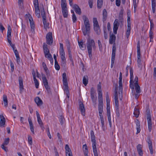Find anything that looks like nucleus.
Instances as JSON below:
<instances>
[{
    "label": "nucleus",
    "instance_id": "f257e3e1",
    "mask_svg": "<svg viewBox=\"0 0 156 156\" xmlns=\"http://www.w3.org/2000/svg\"><path fill=\"white\" fill-rule=\"evenodd\" d=\"M86 44L89 56L90 58L91 59L92 49L95 50L96 48L95 43L94 40L89 38L87 40Z\"/></svg>",
    "mask_w": 156,
    "mask_h": 156
},
{
    "label": "nucleus",
    "instance_id": "f03ea898",
    "mask_svg": "<svg viewBox=\"0 0 156 156\" xmlns=\"http://www.w3.org/2000/svg\"><path fill=\"white\" fill-rule=\"evenodd\" d=\"M83 18L85 27L82 28V29L84 35L85 36L90 33V24L88 18L86 16H83Z\"/></svg>",
    "mask_w": 156,
    "mask_h": 156
},
{
    "label": "nucleus",
    "instance_id": "7ed1b4c3",
    "mask_svg": "<svg viewBox=\"0 0 156 156\" xmlns=\"http://www.w3.org/2000/svg\"><path fill=\"white\" fill-rule=\"evenodd\" d=\"M90 138L91 141L92 143V147L93 152L94 156H98V154L96 147V141L95 139V136L94 135V133L93 130L90 131Z\"/></svg>",
    "mask_w": 156,
    "mask_h": 156
},
{
    "label": "nucleus",
    "instance_id": "20e7f679",
    "mask_svg": "<svg viewBox=\"0 0 156 156\" xmlns=\"http://www.w3.org/2000/svg\"><path fill=\"white\" fill-rule=\"evenodd\" d=\"M42 77L44 85L48 93L51 92V89L48 85V80L44 74H42Z\"/></svg>",
    "mask_w": 156,
    "mask_h": 156
},
{
    "label": "nucleus",
    "instance_id": "39448f33",
    "mask_svg": "<svg viewBox=\"0 0 156 156\" xmlns=\"http://www.w3.org/2000/svg\"><path fill=\"white\" fill-rule=\"evenodd\" d=\"M147 119L148 123V126L149 131L151 132L152 129V122L150 112L149 111H147L146 112Z\"/></svg>",
    "mask_w": 156,
    "mask_h": 156
},
{
    "label": "nucleus",
    "instance_id": "423d86ee",
    "mask_svg": "<svg viewBox=\"0 0 156 156\" xmlns=\"http://www.w3.org/2000/svg\"><path fill=\"white\" fill-rule=\"evenodd\" d=\"M46 41L47 44L50 45L52 44L53 41V39L52 33L51 32H49L47 34L46 36Z\"/></svg>",
    "mask_w": 156,
    "mask_h": 156
},
{
    "label": "nucleus",
    "instance_id": "0eeeda50",
    "mask_svg": "<svg viewBox=\"0 0 156 156\" xmlns=\"http://www.w3.org/2000/svg\"><path fill=\"white\" fill-rule=\"evenodd\" d=\"M130 84L129 87L130 88H131L133 90H134V85L133 83L134 81H133V71L132 69L130 68Z\"/></svg>",
    "mask_w": 156,
    "mask_h": 156
},
{
    "label": "nucleus",
    "instance_id": "6e6552de",
    "mask_svg": "<svg viewBox=\"0 0 156 156\" xmlns=\"http://www.w3.org/2000/svg\"><path fill=\"white\" fill-rule=\"evenodd\" d=\"M11 31L12 29L9 25L8 26V30L7 32V39L8 43H10L11 41Z\"/></svg>",
    "mask_w": 156,
    "mask_h": 156
},
{
    "label": "nucleus",
    "instance_id": "1a4fd4ad",
    "mask_svg": "<svg viewBox=\"0 0 156 156\" xmlns=\"http://www.w3.org/2000/svg\"><path fill=\"white\" fill-rule=\"evenodd\" d=\"M147 142L148 144L150 153L152 154L153 153L152 142L150 139V137L149 136H148L147 138Z\"/></svg>",
    "mask_w": 156,
    "mask_h": 156
},
{
    "label": "nucleus",
    "instance_id": "9d476101",
    "mask_svg": "<svg viewBox=\"0 0 156 156\" xmlns=\"http://www.w3.org/2000/svg\"><path fill=\"white\" fill-rule=\"evenodd\" d=\"M119 26V23L118 20L116 19L115 20L113 24V30L114 33L117 34V31Z\"/></svg>",
    "mask_w": 156,
    "mask_h": 156
},
{
    "label": "nucleus",
    "instance_id": "9b49d317",
    "mask_svg": "<svg viewBox=\"0 0 156 156\" xmlns=\"http://www.w3.org/2000/svg\"><path fill=\"white\" fill-rule=\"evenodd\" d=\"M122 74L121 72L119 74V92H122Z\"/></svg>",
    "mask_w": 156,
    "mask_h": 156
},
{
    "label": "nucleus",
    "instance_id": "f8f14e48",
    "mask_svg": "<svg viewBox=\"0 0 156 156\" xmlns=\"http://www.w3.org/2000/svg\"><path fill=\"white\" fill-rule=\"evenodd\" d=\"M36 114L37 118V121L40 126L41 128H44L43 123L40 118V115L37 111H36Z\"/></svg>",
    "mask_w": 156,
    "mask_h": 156
},
{
    "label": "nucleus",
    "instance_id": "ddd939ff",
    "mask_svg": "<svg viewBox=\"0 0 156 156\" xmlns=\"http://www.w3.org/2000/svg\"><path fill=\"white\" fill-rule=\"evenodd\" d=\"M62 12L63 16L64 18H66L68 16V11L67 6L61 7Z\"/></svg>",
    "mask_w": 156,
    "mask_h": 156
},
{
    "label": "nucleus",
    "instance_id": "4468645a",
    "mask_svg": "<svg viewBox=\"0 0 156 156\" xmlns=\"http://www.w3.org/2000/svg\"><path fill=\"white\" fill-rule=\"evenodd\" d=\"M65 149L66 156H73L71 151L68 144H66L65 146Z\"/></svg>",
    "mask_w": 156,
    "mask_h": 156
},
{
    "label": "nucleus",
    "instance_id": "2eb2a0df",
    "mask_svg": "<svg viewBox=\"0 0 156 156\" xmlns=\"http://www.w3.org/2000/svg\"><path fill=\"white\" fill-rule=\"evenodd\" d=\"M0 127H4L5 123V119L3 114L0 115Z\"/></svg>",
    "mask_w": 156,
    "mask_h": 156
},
{
    "label": "nucleus",
    "instance_id": "dca6fc26",
    "mask_svg": "<svg viewBox=\"0 0 156 156\" xmlns=\"http://www.w3.org/2000/svg\"><path fill=\"white\" fill-rule=\"evenodd\" d=\"M79 109L80 110L81 114L83 116H85V109L84 105L82 102L80 103L79 105Z\"/></svg>",
    "mask_w": 156,
    "mask_h": 156
},
{
    "label": "nucleus",
    "instance_id": "f3484780",
    "mask_svg": "<svg viewBox=\"0 0 156 156\" xmlns=\"http://www.w3.org/2000/svg\"><path fill=\"white\" fill-rule=\"evenodd\" d=\"M34 101L37 106H38L42 105L43 104V101L40 98L38 97H36L35 98Z\"/></svg>",
    "mask_w": 156,
    "mask_h": 156
},
{
    "label": "nucleus",
    "instance_id": "a211bd4d",
    "mask_svg": "<svg viewBox=\"0 0 156 156\" xmlns=\"http://www.w3.org/2000/svg\"><path fill=\"white\" fill-rule=\"evenodd\" d=\"M73 8L74 9L76 13L80 15L81 14V12L79 6L76 4H74L73 6Z\"/></svg>",
    "mask_w": 156,
    "mask_h": 156
},
{
    "label": "nucleus",
    "instance_id": "6ab92c4d",
    "mask_svg": "<svg viewBox=\"0 0 156 156\" xmlns=\"http://www.w3.org/2000/svg\"><path fill=\"white\" fill-rule=\"evenodd\" d=\"M142 146L141 144H138L136 146V148L140 156H142L143 153L142 150Z\"/></svg>",
    "mask_w": 156,
    "mask_h": 156
},
{
    "label": "nucleus",
    "instance_id": "aec40b11",
    "mask_svg": "<svg viewBox=\"0 0 156 156\" xmlns=\"http://www.w3.org/2000/svg\"><path fill=\"white\" fill-rule=\"evenodd\" d=\"M19 82L20 91H22L23 89V79L21 77H19Z\"/></svg>",
    "mask_w": 156,
    "mask_h": 156
},
{
    "label": "nucleus",
    "instance_id": "412c9836",
    "mask_svg": "<svg viewBox=\"0 0 156 156\" xmlns=\"http://www.w3.org/2000/svg\"><path fill=\"white\" fill-rule=\"evenodd\" d=\"M28 121L29 122L31 131L33 133V134H34V127L31 119L30 118H29L28 119Z\"/></svg>",
    "mask_w": 156,
    "mask_h": 156
},
{
    "label": "nucleus",
    "instance_id": "4be33fe9",
    "mask_svg": "<svg viewBox=\"0 0 156 156\" xmlns=\"http://www.w3.org/2000/svg\"><path fill=\"white\" fill-rule=\"evenodd\" d=\"M107 18V12L105 9H104L103 12V18L102 20L103 23L106 20Z\"/></svg>",
    "mask_w": 156,
    "mask_h": 156
},
{
    "label": "nucleus",
    "instance_id": "5701e85b",
    "mask_svg": "<svg viewBox=\"0 0 156 156\" xmlns=\"http://www.w3.org/2000/svg\"><path fill=\"white\" fill-rule=\"evenodd\" d=\"M116 39L115 36L113 34H112L109 37V43L112 44L114 42H115Z\"/></svg>",
    "mask_w": 156,
    "mask_h": 156
},
{
    "label": "nucleus",
    "instance_id": "b1692460",
    "mask_svg": "<svg viewBox=\"0 0 156 156\" xmlns=\"http://www.w3.org/2000/svg\"><path fill=\"white\" fill-rule=\"evenodd\" d=\"M78 43L80 48L82 50H84L86 48V45L85 44H84L83 40L81 41H78Z\"/></svg>",
    "mask_w": 156,
    "mask_h": 156
},
{
    "label": "nucleus",
    "instance_id": "393cba45",
    "mask_svg": "<svg viewBox=\"0 0 156 156\" xmlns=\"http://www.w3.org/2000/svg\"><path fill=\"white\" fill-rule=\"evenodd\" d=\"M136 125L137 129L136 133L137 134L139 133L140 131V124L139 121L138 119H137L136 120Z\"/></svg>",
    "mask_w": 156,
    "mask_h": 156
},
{
    "label": "nucleus",
    "instance_id": "a878e982",
    "mask_svg": "<svg viewBox=\"0 0 156 156\" xmlns=\"http://www.w3.org/2000/svg\"><path fill=\"white\" fill-rule=\"evenodd\" d=\"M43 49L44 54L47 53H49V51L47 45L45 43H43Z\"/></svg>",
    "mask_w": 156,
    "mask_h": 156
},
{
    "label": "nucleus",
    "instance_id": "bb28decb",
    "mask_svg": "<svg viewBox=\"0 0 156 156\" xmlns=\"http://www.w3.org/2000/svg\"><path fill=\"white\" fill-rule=\"evenodd\" d=\"M103 104H98V109L99 111V113L100 117V115L103 116L102 115L103 112Z\"/></svg>",
    "mask_w": 156,
    "mask_h": 156
},
{
    "label": "nucleus",
    "instance_id": "cd10ccee",
    "mask_svg": "<svg viewBox=\"0 0 156 156\" xmlns=\"http://www.w3.org/2000/svg\"><path fill=\"white\" fill-rule=\"evenodd\" d=\"M98 99L99 103L98 104H103V99L102 93H98Z\"/></svg>",
    "mask_w": 156,
    "mask_h": 156
},
{
    "label": "nucleus",
    "instance_id": "c85d7f7f",
    "mask_svg": "<svg viewBox=\"0 0 156 156\" xmlns=\"http://www.w3.org/2000/svg\"><path fill=\"white\" fill-rule=\"evenodd\" d=\"M88 77L87 76H85L83 80V83L86 86L88 83Z\"/></svg>",
    "mask_w": 156,
    "mask_h": 156
},
{
    "label": "nucleus",
    "instance_id": "c756f323",
    "mask_svg": "<svg viewBox=\"0 0 156 156\" xmlns=\"http://www.w3.org/2000/svg\"><path fill=\"white\" fill-rule=\"evenodd\" d=\"M62 81L63 84H68L67 79L66 78V75L65 73H64L62 74Z\"/></svg>",
    "mask_w": 156,
    "mask_h": 156
},
{
    "label": "nucleus",
    "instance_id": "7c9ffc66",
    "mask_svg": "<svg viewBox=\"0 0 156 156\" xmlns=\"http://www.w3.org/2000/svg\"><path fill=\"white\" fill-rule=\"evenodd\" d=\"M3 101L5 106L6 107L8 106V102L7 99V97L6 95L4 94L3 95Z\"/></svg>",
    "mask_w": 156,
    "mask_h": 156
},
{
    "label": "nucleus",
    "instance_id": "2f4dec72",
    "mask_svg": "<svg viewBox=\"0 0 156 156\" xmlns=\"http://www.w3.org/2000/svg\"><path fill=\"white\" fill-rule=\"evenodd\" d=\"M64 87L63 89L65 93H66V94H68L69 91L68 89V84H63Z\"/></svg>",
    "mask_w": 156,
    "mask_h": 156
},
{
    "label": "nucleus",
    "instance_id": "473e14b6",
    "mask_svg": "<svg viewBox=\"0 0 156 156\" xmlns=\"http://www.w3.org/2000/svg\"><path fill=\"white\" fill-rule=\"evenodd\" d=\"M140 112L139 109L138 108H135L133 114L136 118H137L139 115Z\"/></svg>",
    "mask_w": 156,
    "mask_h": 156
},
{
    "label": "nucleus",
    "instance_id": "72a5a7b5",
    "mask_svg": "<svg viewBox=\"0 0 156 156\" xmlns=\"http://www.w3.org/2000/svg\"><path fill=\"white\" fill-rule=\"evenodd\" d=\"M116 47L115 45H113L112 48V58H115V55Z\"/></svg>",
    "mask_w": 156,
    "mask_h": 156
},
{
    "label": "nucleus",
    "instance_id": "f704fd0d",
    "mask_svg": "<svg viewBox=\"0 0 156 156\" xmlns=\"http://www.w3.org/2000/svg\"><path fill=\"white\" fill-rule=\"evenodd\" d=\"M35 14L36 16L38 18H39L41 16L40 15V11L39 9V8H35Z\"/></svg>",
    "mask_w": 156,
    "mask_h": 156
},
{
    "label": "nucleus",
    "instance_id": "c9c22d12",
    "mask_svg": "<svg viewBox=\"0 0 156 156\" xmlns=\"http://www.w3.org/2000/svg\"><path fill=\"white\" fill-rule=\"evenodd\" d=\"M93 23L94 27L99 26L97 18H93Z\"/></svg>",
    "mask_w": 156,
    "mask_h": 156
},
{
    "label": "nucleus",
    "instance_id": "e433bc0d",
    "mask_svg": "<svg viewBox=\"0 0 156 156\" xmlns=\"http://www.w3.org/2000/svg\"><path fill=\"white\" fill-rule=\"evenodd\" d=\"M94 30L97 34L99 35L101 33V30L99 26L94 27Z\"/></svg>",
    "mask_w": 156,
    "mask_h": 156
},
{
    "label": "nucleus",
    "instance_id": "4c0bfd02",
    "mask_svg": "<svg viewBox=\"0 0 156 156\" xmlns=\"http://www.w3.org/2000/svg\"><path fill=\"white\" fill-rule=\"evenodd\" d=\"M100 120L101 122V123L102 125V127L103 130L105 129V123L104 121L103 116H102L100 115Z\"/></svg>",
    "mask_w": 156,
    "mask_h": 156
},
{
    "label": "nucleus",
    "instance_id": "58836bf2",
    "mask_svg": "<svg viewBox=\"0 0 156 156\" xmlns=\"http://www.w3.org/2000/svg\"><path fill=\"white\" fill-rule=\"evenodd\" d=\"M43 23L44 28L47 29L48 28V26L49 25V23H47L46 19L43 20Z\"/></svg>",
    "mask_w": 156,
    "mask_h": 156
},
{
    "label": "nucleus",
    "instance_id": "ea45409f",
    "mask_svg": "<svg viewBox=\"0 0 156 156\" xmlns=\"http://www.w3.org/2000/svg\"><path fill=\"white\" fill-rule=\"evenodd\" d=\"M135 87L136 93H140V87L138 84L135 85Z\"/></svg>",
    "mask_w": 156,
    "mask_h": 156
},
{
    "label": "nucleus",
    "instance_id": "a19ab883",
    "mask_svg": "<svg viewBox=\"0 0 156 156\" xmlns=\"http://www.w3.org/2000/svg\"><path fill=\"white\" fill-rule=\"evenodd\" d=\"M103 3V0H97V7L98 8L101 7Z\"/></svg>",
    "mask_w": 156,
    "mask_h": 156
},
{
    "label": "nucleus",
    "instance_id": "79ce46f5",
    "mask_svg": "<svg viewBox=\"0 0 156 156\" xmlns=\"http://www.w3.org/2000/svg\"><path fill=\"white\" fill-rule=\"evenodd\" d=\"M29 20L30 21L31 29L34 30V24L33 22V20L32 18L29 19Z\"/></svg>",
    "mask_w": 156,
    "mask_h": 156
},
{
    "label": "nucleus",
    "instance_id": "37998d69",
    "mask_svg": "<svg viewBox=\"0 0 156 156\" xmlns=\"http://www.w3.org/2000/svg\"><path fill=\"white\" fill-rule=\"evenodd\" d=\"M41 13L43 20L46 19L45 12L44 8H43V9L41 10Z\"/></svg>",
    "mask_w": 156,
    "mask_h": 156
},
{
    "label": "nucleus",
    "instance_id": "c03bdc74",
    "mask_svg": "<svg viewBox=\"0 0 156 156\" xmlns=\"http://www.w3.org/2000/svg\"><path fill=\"white\" fill-rule=\"evenodd\" d=\"M91 99L94 103H96L97 100V98L96 95H90Z\"/></svg>",
    "mask_w": 156,
    "mask_h": 156
},
{
    "label": "nucleus",
    "instance_id": "a18cd8bd",
    "mask_svg": "<svg viewBox=\"0 0 156 156\" xmlns=\"http://www.w3.org/2000/svg\"><path fill=\"white\" fill-rule=\"evenodd\" d=\"M83 149L84 153H88L87 147L86 144L83 145Z\"/></svg>",
    "mask_w": 156,
    "mask_h": 156
},
{
    "label": "nucleus",
    "instance_id": "49530a36",
    "mask_svg": "<svg viewBox=\"0 0 156 156\" xmlns=\"http://www.w3.org/2000/svg\"><path fill=\"white\" fill-rule=\"evenodd\" d=\"M98 93H102L100 82L97 85Z\"/></svg>",
    "mask_w": 156,
    "mask_h": 156
},
{
    "label": "nucleus",
    "instance_id": "de8ad7c7",
    "mask_svg": "<svg viewBox=\"0 0 156 156\" xmlns=\"http://www.w3.org/2000/svg\"><path fill=\"white\" fill-rule=\"evenodd\" d=\"M98 45L99 50L100 51H102L103 50V48L102 46V44L100 40H98Z\"/></svg>",
    "mask_w": 156,
    "mask_h": 156
},
{
    "label": "nucleus",
    "instance_id": "09e8293b",
    "mask_svg": "<svg viewBox=\"0 0 156 156\" xmlns=\"http://www.w3.org/2000/svg\"><path fill=\"white\" fill-rule=\"evenodd\" d=\"M118 88L117 87H115V94L114 96L115 97V99H118V94L117 93Z\"/></svg>",
    "mask_w": 156,
    "mask_h": 156
},
{
    "label": "nucleus",
    "instance_id": "8fccbe9b",
    "mask_svg": "<svg viewBox=\"0 0 156 156\" xmlns=\"http://www.w3.org/2000/svg\"><path fill=\"white\" fill-rule=\"evenodd\" d=\"M9 138H5L4 142L2 145H7L9 143Z\"/></svg>",
    "mask_w": 156,
    "mask_h": 156
},
{
    "label": "nucleus",
    "instance_id": "3c124183",
    "mask_svg": "<svg viewBox=\"0 0 156 156\" xmlns=\"http://www.w3.org/2000/svg\"><path fill=\"white\" fill-rule=\"evenodd\" d=\"M60 53L65 52L63 45L62 43H60Z\"/></svg>",
    "mask_w": 156,
    "mask_h": 156
},
{
    "label": "nucleus",
    "instance_id": "603ef678",
    "mask_svg": "<svg viewBox=\"0 0 156 156\" xmlns=\"http://www.w3.org/2000/svg\"><path fill=\"white\" fill-rule=\"evenodd\" d=\"M33 2L35 8H39L38 0H34Z\"/></svg>",
    "mask_w": 156,
    "mask_h": 156
},
{
    "label": "nucleus",
    "instance_id": "864d4df0",
    "mask_svg": "<svg viewBox=\"0 0 156 156\" xmlns=\"http://www.w3.org/2000/svg\"><path fill=\"white\" fill-rule=\"evenodd\" d=\"M61 55V60H66V59L65 57V53H60Z\"/></svg>",
    "mask_w": 156,
    "mask_h": 156
},
{
    "label": "nucleus",
    "instance_id": "5fc2aeb1",
    "mask_svg": "<svg viewBox=\"0 0 156 156\" xmlns=\"http://www.w3.org/2000/svg\"><path fill=\"white\" fill-rule=\"evenodd\" d=\"M61 7L67 6L66 0H61Z\"/></svg>",
    "mask_w": 156,
    "mask_h": 156
},
{
    "label": "nucleus",
    "instance_id": "6e6d98bb",
    "mask_svg": "<svg viewBox=\"0 0 156 156\" xmlns=\"http://www.w3.org/2000/svg\"><path fill=\"white\" fill-rule=\"evenodd\" d=\"M90 95L96 94L95 90L93 87H92L90 89Z\"/></svg>",
    "mask_w": 156,
    "mask_h": 156
},
{
    "label": "nucleus",
    "instance_id": "4d7b16f0",
    "mask_svg": "<svg viewBox=\"0 0 156 156\" xmlns=\"http://www.w3.org/2000/svg\"><path fill=\"white\" fill-rule=\"evenodd\" d=\"M115 108L116 110L119 109V101L118 99H115Z\"/></svg>",
    "mask_w": 156,
    "mask_h": 156
},
{
    "label": "nucleus",
    "instance_id": "13d9d810",
    "mask_svg": "<svg viewBox=\"0 0 156 156\" xmlns=\"http://www.w3.org/2000/svg\"><path fill=\"white\" fill-rule=\"evenodd\" d=\"M28 142L29 144L32 145V137L30 135L28 136Z\"/></svg>",
    "mask_w": 156,
    "mask_h": 156
},
{
    "label": "nucleus",
    "instance_id": "bf43d9fd",
    "mask_svg": "<svg viewBox=\"0 0 156 156\" xmlns=\"http://www.w3.org/2000/svg\"><path fill=\"white\" fill-rule=\"evenodd\" d=\"M55 69L57 70H59L60 69V67L59 65L58 64V62H55Z\"/></svg>",
    "mask_w": 156,
    "mask_h": 156
},
{
    "label": "nucleus",
    "instance_id": "052dcab7",
    "mask_svg": "<svg viewBox=\"0 0 156 156\" xmlns=\"http://www.w3.org/2000/svg\"><path fill=\"white\" fill-rule=\"evenodd\" d=\"M106 98L107 103H110V100L109 98L108 94V92H107L106 94Z\"/></svg>",
    "mask_w": 156,
    "mask_h": 156
},
{
    "label": "nucleus",
    "instance_id": "680f3d73",
    "mask_svg": "<svg viewBox=\"0 0 156 156\" xmlns=\"http://www.w3.org/2000/svg\"><path fill=\"white\" fill-rule=\"evenodd\" d=\"M69 59L70 61L72 63H73V60L72 58V55L71 54V52H68Z\"/></svg>",
    "mask_w": 156,
    "mask_h": 156
},
{
    "label": "nucleus",
    "instance_id": "e2e57ef3",
    "mask_svg": "<svg viewBox=\"0 0 156 156\" xmlns=\"http://www.w3.org/2000/svg\"><path fill=\"white\" fill-rule=\"evenodd\" d=\"M107 113H110V103H107Z\"/></svg>",
    "mask_w": 156,
    "mask_h": 156
},
{
    "label": "nucleus",
    "instance_id": "0e129e2a",
    "mask_svg": "<svg viewBox=\"0 0 156 156\" xmlns=\"http://www.w3.org/2000/svg\"><path fill=\"white\" fill-rule=\"evenodd\" d=\"M153 32L151 30H150L149 31V37L151 40L153 38Z\"/></svg>",
    "mask_w": 156,
    "mask_h": 156
},
{
    "label": "nucleus",
    "instance_id": "69168bd1",
    "mask_svg": "<svg viewBox=\"0 0 156 156\" xmlns=\"http://www.w3.org/2000/svg\"><path fill=\"white\" fill-rule=\"evenodd\" d=\"M72 19L73 23H75L77 20V18L75 14H73Z\"/></svg>",
    "mask_w": 156,
    "mask_h": 156
},
{
    "label": "nucleus",
    "instance_id": "338daca9",
    "mask_svg": "<svg viewBox=\"0 0 156 156\" xmlns=\"http://www.w3.org/2000/svg\"><path fill=\"white\" fill-rule=\"evenodd\" d=\"M88 4L90 7L92 8L93 7V0H89Z\"/></svg>",
    "mask_w": 156,
    "mask_h": 156
},
{
    "label": "nucleus",
    "instance_id": "774afa93",
    "mask_svg": "<svg viewBox=\"0 0 156 156\" xmlns=\"http://www.w3.org/2000/svg\"><path fill=\"white\" fill-rule=\"evenodd\" d=\"M5 145H1L2 148L6 152L8 151L7 147H5Z\"/></svg>",
    "mask_w": 156,
    "mask_h": 156
}]
</instances>
